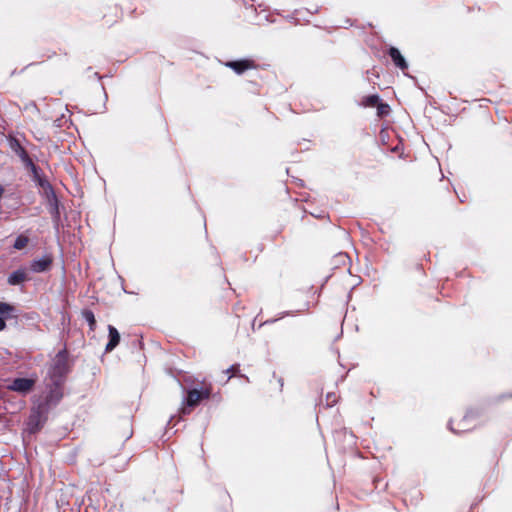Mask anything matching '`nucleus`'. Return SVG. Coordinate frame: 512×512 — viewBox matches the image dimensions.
<instances>
[{"mask_svg": "<svg viewBox=\"0 0 512 512\" xmlns=\"http://www.w3.org/2000/svg\"><path fill=\"white\" fill-rule=\"evenodd\" d=\"M108 337H109V341L105 347V352H107V353L113 351L119 344L120 333L114 326L108 325Z\"/></svg>", "mask_w": 512, "mask_h": 512, "instance_id": "nucleus-9", "label": "nucleus"}, {"mask_svg": "<svg viewBox=\"0 0 512 512\" xmlns=\"http://www.w3.org/2000/svg\"><path fill=\"white\" fill-rule=\"evenodd\" d=\"M28 280H30V278L26 272V269L20 268L16 271L12 272L8 276L7 282L9 285L15 286V285H19L23 282H26Z\"/></svg>", "mask_w": 512, "mask_h": 512, "instance_id": "nucleus-11", "label": "nucleus"}, {"mask_svg": "<svg viewBox=\"0 0 512 512\" xmlns=\"http://www.w3.org/2000/svg\"><path fill=\"white\" fill-rule=\"evenodd\" d=\"M240 371V365L234 364L230 366L228 369L224 370L223 373L227 374V380L226 382L231 379L233 376H236Z\"/></svg>", "mask_w": 512, "mask_h": 512, "instance_id": "nucleus-17", "label": "nucleus"}, {"mask_svg": "<svg viewBox=\"0 0 512 512\" xmlns=\"http://www.w3.org/2000/svg\"><path fill=\"white\" fill-rule=\"evenodd\" d=\"M325 401L328 407H332L338 402V396L333 392L327 393Z\"/></svg>", "mask_w": 512, "mask_h": 512, "instance_id": "nucleus-18", "label": "nucleus"}, {"mask_svg": "<svg viewBox=\"0 0 512 512\" xmlns=\"http://www.w3.org/2000/svg\"><path fill=\"white\" fill-rule=\"evenodd\" d=\"M82 316L88 322L90 331H95L96 319L94 313L89 309H84L82 311Z\"/></svg>", "mask_w": 512, "mask_h": 512, "instance_id": "nucleus-14", "label": "nucleus"}, {"mask_svg": "<svg viewBox=\"0 0 512 512\" xmlns=\"http://www.w3.org/2000/svg\"><path fill=\"white\" fill-rule=\"evenodd\" d=\"M479 416L480 412L477 409H469L463 416L452 418L449 427L455 434L470 431L474 428V422Z\"/></svg>", "mask_w": 512, "mask_h": 512, "instance_id": "nucleus-3", "label": "nucleus"}, {"mask_svg": "<svg viewBox=\"0 0 512 512\" xmlns=\"http://www.w3.org/2000/svg\"><path fill=\"white\" fill-rule=\"evenodd\" d=\"M4 194V188L0 185V198L3 196Z\"/></svg>", "mask_w": 512, "mask_h": 512, "instance_id": "nucleus-19", "label": "nucleus"}, {"mask_svg": "<svg viewBox=\"0 0 512 512\" xmlns=\"http://www.w3.org/2000/svg\"><path fill=\"white\" fill-rule=\"evenodd\" d=\"M15 307L6 302H0V331L6 328V318H10L15 312Z\"/></svg>", "mask_w": 512, "mask_h": 512, "instance_id": "nucleus-10", "label": "nucleus"}, {"mask_svg": "<svg viewBox=\"0 0 512 512\" xmlns=\"http://www.w3.org/2000/svg\"><path fill=\"white\" fill-rule=\"evenodd\" d=\"M48 403H40L31 410L27 426L30 433L35 434L40 431L48 418Z\"/></svg>", "mask_w": 512, "mask_h": 512, "instance_id": "nucleus-4", "label": "nucleus"}, {"mask_svg": "<svg viewBox=\"0 0 512 512\" xmlns=\"http://www.w3.org/2000/svg\"><path fill=\"white\" fill-rule=\"evenodd\" d=\"M226 67L232 69L236 74H243L245 71L250 69H256L257 63L252 59H241L235 61H228L225 63Z\"/></svg>", "mask_w": 512, "mask_h": 512, "instance_id": "nucleus-6", "label": "nucleus"}, {"mask_svg": "<svg viewBox=\"0 0 512 512\" xmlns=\"http://www.w3.org/2000/svg\"><path fill=\"white\" fill-rule=\"evenodd\" d=\"M53 264V257L51 255H45L41 259L33 260L30 265V269L35 273H42L50 270Z\"/></svg>", "mask_w": 512, "mask_h": 512, "instance_id": "nucleus-7", "label": "nucleus"}, {"mask_svg": "<svg viewBox=\"0 0 512 512\" xmlns=\"http://www.w3.org/2000/svg\"><path fill=\"white\" fill-rule=\"evenodd\" d=\"M510 397H512V394L510 395Z\"/></svg>", "mask_w": 512, "mask_h": 512, "instance_id": "nucleus-20", "label": "nucleus"}, {"mask_svg": "<svg viewBox=\"0 0 512 512\" xmlns=\"http://www.w3.org/2000/svg\"><path fill=\"white\" fill-rule=\"evenodd\" d=\"M376 108H377V116L379 118L386 117L387 115H389V113L391 111L390 106L387 103L381 102V100L379 101V104L376 106Z\"/></svg>", "mask_w": 512, "mask_h": 512, "instance_id": "nucleus-16", "label": "nucleus"}, {"mask_svg": "<svg viewBox=\"0 0 512 512\" xmlns=\"http://www.w3.org/2000/svg\"><path fill=\"white\" fill-rule=\"evenodd\" d=\"M380 97L377 94L367 95L361 99L360 105L365 108L376 107L379 104Z\"/></svg>", "mask_w": 512, "mask_h": 512, "instance_id": "nucleus-13", "label": "nucleus"}, {"mask_svg": "<svg viewBox=\"0 0 512 512\" xmlns=\"http://www.w3.org/2000/svg\"><path fill=\"white\" fill-rule=\"evenodd\" d=\"M25 169L30 172L32 180L36 185L43 190V194L49 203H54L57 206V196L53 189V186L48 181L42 169L37 166L32 159L23 164Z\"/></svg>", "mask_w": 512, "mask_h": 512, "instance_id": "nucleus-1", "label": "nucleus"}, {"mask_svg": "<svg viewBox=\"0 0 512 512\" xmlns=\"http://www.w3.org/2000/svg\"><path fill=\"white\" fill-rule=\"evenodd\" d=\"M9 144L12 151L20 158L23 164L32 159L18 139L11 138Z\"/></svg>", "mask_w": 512, "mask_h": 512, "instance_id": "nucleus-8", "label": "nucleus"}, {"mask_svg": "<svg viewBox=\"0 0 512 512\" xmlns=\"http://www.w3.org/2000/svg\"><path fill=\"white\" fill-rule=\"evenodd\" d=\"M212 391V384L210 382H206L205 380L200 383V389L193 388L188 390L184 406L181 409V413H191L192 409L198 406L202 401L210 399Z\"/></svg>", "mask_w": 512, "mask_h": 512, "instance_id": "nucleus-2", "label": "nucleus"}, {"mask_svg": "<svg viewBox=\"0 0 512 512\" xmlns=\"http://www.w3.org/2000/svg\"><path fill=\"white\" fill-rule=\"evenodd\" d=\"M36 380L31 378H16L7 385V389L18 393L26 394L35 386Z\"/></svg>", "mask_w": 512, "mask_h": 512, "instance_id": "nucleus-5", "label": "nucleus"}, {"mask_svg": "<svg viewBox=\"0 0 512 512\" xmlns=\"http://www.w3.org/2000/svg\"><path fill=\"white\" fill-rule=\"evenodd\" d=\"M29 241H30V239H29L28 236H26L24 234H20L16 238V240H15V242L13 244V248L15 250H22V249H24L28 245Z\"/></svg>", "mask_w": 512, "mask_h": 512, "instance_id": "nucleus-15", "label": "nucleus"}, {"mask_svg": "<svg viewBox=\"0 0 512 512\" xmlns=\"http://www.w3.org/2000/svg\"><path fill=\"white\" fill-rule=\"evenodd\" d=\"M388 55L391 57L395 66L401 69L402 71H405L408 68V64L405 58L402 56L401 52L397 48L390 47L388 50Z\"/></svg>", "mask_w": 512, "mask_h": 512, "instance_id": "nucleus-12", "label": "nucleus"}]
</instances>
